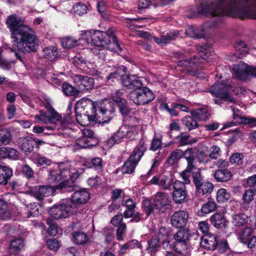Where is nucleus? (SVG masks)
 Returning <instances> with one entry per match:
<instances>
[{
	"instance_id": "a19ab883",
	"label": "nucleus",
	"mask_w": 256,
	"mask_h": 256,
	"mask_svg": "<svg viewBox=\"0 0 256 256\" xmlns=\"http://www.w3.org/2000/svg\"><path fill=\"white\" fill-rule=\"evenodd\" d=\"M197 50L200 57L204 60H208L212 55V48L208 44L198 45L197 46Z\"/></svg>"
},
{
	"instance_id": "bb28decb",
	"label": "nucleus",
	"mask_w": 256,
	"mask_h": 256,
	"mask_svg": "<svg viewBox=\"0 0 256 256\" xmlns=\"http://www.w3.org/2000/svg\"><path fill=\"white\" fill-rule=\"evenodd\" d=\"M18 140L20 150L27 156L34 152V148L38 144L36 141L30 136L20 137Z\"/></svg>"
},
{
	"instance_id": "a18cd8bd",
	"label": "nucleus",
	"mask_w": 256,
	"mask_h": 256,
	"mask_svg": "<svg viewBox=\"0 0 256 256\" xmlns=\"http://www.w3.org/2000/svg\"><path fill=\"white\" fill-rule=\"evenodd\" d=\"M231 194L228 190L224 188L218 190L216 194V200L218 203H226L230 200Z\"/></svg>"
},
{
	"instance_id": "c85d7f7f",
	"label": "nucleus",
	"mask_w": 256,
	"mask_h": 256,
	"mask_svg": "<svg viewBox=\"0 0 256 256\" xmlns=\"http://www.w3.org/2000/svg\"><path fill=\"white\" fill-rule=\"evenodd\" d=\"M148 246L146 250L150 255H154L161 249L160 238L158 236H153L147 240Z\"/></svg>"
},
{
	"instance_id": "5fc2aeb1",
	"label": "nucleus",
	"mask_w": 256,
	"mask_h": 256,
	"mask_svg": "<svg viewBox=\"0 0 256 256\" xmlns=\"http://www.w3.org/2000/svg\"><path fill=\"white\" fill-rule=\"evenodd\" d=\"M174 182L172 179L168 176H162L160 177V186L164 190H170L173 188Z\"/></svg>"
},
{
	"instance_id": "1a4fd4ad",
	"label": "nucleus",
	"mask_w": 256,
	"mask_h": 256,
	"mask_svg": "<svg viewBox=\"0 0 256 256\" xmlns=\"http://www.w3.org/2000/svg\"><path fill=\"white\" fill-rule=\"evenodd\" d=\"M70 200H62L58 204H54L50 208L48 214L54 219H61L68 218L76 212L78 208L71 204Z\"/></svg>"
},
{
	"instance_id": "f704fd0d",
	"label": "nucleus",
	"mask_w": 256,
	"mask_h": 256,
	"mask_svg": "<svg viewBox=\"0 0 256 256\" xmlns=\"http://www.w3.org/2000/svg\"><path fill=\"white\" fill-rule=\"evenodd\" d=\"M99 143L98 138L96 135L88 139H78L76 140L75 148H86L88 147L92 148L96 146Z\"/></svg>"
},
{
	"instance_id": "7c9ffc66",
	"label": "nucleus",
	"mask_w": 256,
	"mask_h": 256,
	"mask_svg": "<svg viewBox=\"0 0 256 256\" xmlns=\"http://www.w3.org/2000/svg\"><path fill=\"white\" fill-rule=\"evenodd\" d=\"M61 88L62 94L66 96H72L74 98H75L78 97L80 94V90H78L77 86L75 87L66 82L62 83Z\"/></svg>"
},
{
	"instance_id": "f3484780",
	"label": "nucleus",
	"mask_w": 256,
	"mask_h": 256,
	"mask_svg": "<svg viewBox=\"0 0 256 256\" xmlns=\"http://www.w3.org/2000/svg\"><path fill=\"white\" fill-rule=\"evenodd\" d=\"M73 80L80 92H90L94 88V78L86 75L76 74Z\"/></svg>"
},
{
	"instance_id": "bf43d9fd",
	"label": "nucleus",
	"mask_w": 256,
	"mask_h": 256,
	"mask_svg": "<svg viewBox=\"0 0 256 256\" xmlns=\"http://www.w3.org/2000/svg\"><path fill=\"white\" fill-rule=\"evenodd\" d=\"M254 230L252 228L246 227L242 231L240 234V240L242 242L247 240L251 236H254Z\"/></svg>"
},
{
	"instance_id": "6e6d98bb",
	"label": "nucleus",
	"mask_w": 256,
	"mask_h": 256,
	"mask_svg": "<svg viewBox=\"0 0 256 256\" xmlns=\"http://www.w3.org/2000/svg\"><path fill=\"white\" fill-rule=\"evenodd\" d=\"M186 34L190 38H200L204 37V34L200 30L194 26H190L186 32Z\"/></svg>"
},
{
	"instance_id": "2eb2a0df",
	"label": "nucleus",
	"mask_w": 256,
	"mask_h": 256,
	"mask_svg": "<svg viewBox=\"0 0 256 256\" xmlns=\"http://www.w3.org/2000/svg\"><path fill=\"white\" fill-rule=\"evenodd\" d=\"M184 181L182 182L177 180L174 184L172 198L174 203L177 204H182L184 202L186 198L188 196L186 184H187L185 180Z\"/></svg>"
},
{
	"instance_id": "ddd939ff",
	"label": "nucleus",
	"mask_w": 256,
	"mask_h": 256,
	"mask_svg": "<svg viewBox=\"0 0 256 256\" xmlns=\"http://www.w3.org/2000/svg\"><path fill=\"white\" fill-rule=\"evenodd\" d=\"M99 117L102 118V123L109 122L115 115L116 108L113 100H105L100 103L97 108Z\"/></svg>"
},
{
	"instance_id": "b1692460",
	"label": "nucleus",
	"mask_w": 256,
	"mask_h": 256,
	"mask_svg": "<svg viewBox=\"0 0 256 256\" xmlns=\"http://www.w3.org/2000/svg\"><path fill=\"white\" fill-rule=\"evenodd\" d=\"M234 73L237 79L246 82L250 76V66L240 62L233 68Z\"/></svg>"
},
{
	"instance_id": "e433bc0d",
	"label": "nucleus",
	"mask_w": 256,
	"mask_h": 256,
	"mask_svg": "<svg viewBox=\"0 0 256 256\" xmlns=\"http://www.w3.org/2000/svg\"><path fill=\"white\" fill-rule=\"evenodd\" d=\"M192 116L199 121H206L210 119V114L207 108H201L191 111Z\"/></svg>"
},
{
	"instance_id": "423d86ee",
	"label": "nucleus",
	"mask_w": 256,
	"mask_h": 256,
	"mask_svg": "<svg viewBox=\"0 0 256 256\" xmlns=\"http://www.w3.org/2000/svg\"><path fill=\"white\" fill-rule=\"evenodd\" d=\"M136 80L139 84H134L133 88H128L131 90L130 98L136 105H145L152 102L155 98V95L152 90L146 86H144L140 78L137 76Z\"/></svg>"
},
{
	"instance_id": "aec40b11",
	"label": "nucleus",
	"mask_w": 256,
	"mask_h": 256,
	"mask_svg": "<svg viewBox=\"0 0 256 256\" xmlns=\"http://www.w3.org/2000/svg\"><path fill=\"white\" fill-rule=\"evenodd\" d=\"M35 118L37 120L42 121L44 123L48 122H52L54 120L60 122L62 125L64 124V120H62V117L55 110L50 107L47 110H40V114L36 116Z\"/></svg>"
},
{
	"instance_id": "0eeeda50",
	"label": "nucleus",
	"mask_w": 256,
	"mask_h": 256,
	"mask_svg": "<svg viewBox=\"0 0 256 256\" xmlns=\"http://www.w3.org/2000/svg\"><path fill=\"white\" fill-rule=\"evenodd\" d=\"M147 144L141 139L122 166L121 170L122 174H132L134 172L136 166L147 151Z\"/></svg>"
},
{
	"instance_id": "f03ea898",
	"label": "nucleus",
	"mask_w": 256,
	"mask_h": 256,
	"mask_svg": "<svg viewBox=\"0 0 256 256\" xmlns=\"http://www.w3.org/2000/svg\"><path fill=\"white\" fill-rule=\"evenodd\" d=\"M81 38L92 46L106 48L111 50L113 49L120 51L122 50L112 28H109L106 32L98 30L84 31L81 34ZM105 52L106 50L100 48L98 53L99 57L103 60L106 58Z\"/></svg>"
},
{
	"instance_id": "20e7f679",
	"label": "nucleus",
	"mask_w": 256,
	"mask_h": 256,
	"mask_svg": "<svg viewBox=\"0 0 256 256\" xmlns=\"http://www.w3.org/2000/svg\"><path fill=\"white\" fill-rule=\"evenodd\" d=\"M55 190H60L61 192H74L70 200L72 204H84L88 202L90 198V194L86 188H80L75 184H70L68 182L64 180L60 184H56L54 186Z\"/></svg>"
},
{
	"instance_id": "f8f14e48",
	"label": "nucleus",
	"mask_w": 256,
	"mask_h": 256,
	"mask_svg": "<svg viewBox=\"0 0 256 256\" xmlns=\"http://www.w3.org/2000/svg\"><path fill=\"white\" fill-rule=\"evenodd\" d=\"M182 158L186 160L187 166L185 170L180 173V176L183 180H185L187 184H190L191 180L190 178V174L194 172H198L200 169L194 165L195 160L194 150L193 148H190L185 150H182Z\"/></svg>"
},
{
	"instance_id": "e2e57ef3",
	"label": "nucleus",
	"mask_w": 256,
	"mask_h": 256,
	"mask_svg": "<svg viewBox=\"0 0 256 256\" xmlns=\"http://www.w3.org/2000/svg\"><path fill=\"white\" fill-rule=\"evenodd\" d=\"M178 32L176 30L170 31L166 35L162 36V42L168 43L170 40H175L178 35Z\"/></svg>"
},
{
	"instance_id": "4be33fe9",
	"label": "nucleus",
	"mask_w": 256,
	"mask_h": 256,
	"mask_svg": "<svg viewBox=\"0 0 256 256\" xmlns=\"http://www.w3.org/2000/svg\"><path fill=\"white\" fill-rule=\"evenodd\" d=\"M132 132L130 130V128L126 126H122L118 130L108 138L106 142L108 146H111L116 143L121 142L122 140L126 137L130 138Z\"/></svg>"
},
{
	"instance_id": "f257e3e1",
	"label": "nucleus",
	"mask_w": 256,
	"mask_h": 256,
	"mask_svg": "<svg viewBox=\"0 0 256 256\" xmlns=\"http://www.w3.org/2000/svg\"><path fill=\"white\" fill-rule=\"evenodd\" d=\"M198 12L206 17L226 16L241 20H256V0H216L200 2Z\"/></svg>"
},
{
	"instance_id": "680f3d73",
	"label": "nucleus",
	"mask_w": 256,
	"mask_h": 256,
	"mask_svg": "<svg viewBox=\"0 0 256 256\" xmlns=\"http://www.w3.org/2000/svg\"><path fill=\"white\" fill-rule=\"evenodd\" d=\"M244 156L242 154L235 152L232 154L230 158V163L240 165L242 163V160Z\"/></svg>"
},
{
	"instance_id": "412c9836",
	"label": "nucleus",
	"mask_w": 256,
	"mask_h": 256,
	"mask_svg": "<svg viewBox=\"0 0 256 256\" xmlns=\"http://www.w3.org/2000/svg\"><path fill=\"white\" fill-rule=\"evenodd\" d=\"M200 246L202 248L204 249L214 250H216L218 244V239L216 235L205 234L202 236L196 239V241L194 242L193 245Z\"/></svg>"
},
{
	"instance_id": "052dcab7",
	"label": "nucleus",
	"mask_w": 256,
	"mask_h": 256,
	"mask_svg": "<svg viewBox=\"0 0 256 256\" xmlns=\"http://www.w3.org/2000/svg\"><path fill=\"white\" fill-rule=\"evenodd\" d=\"M22 172L28 179L34 177V172L32 168L28 164H23L22 166Z\"/></svg>"
},
{
	"instance_id": "de8ad7c7",
	"label": "nucleus",
	"mask_w": 256,
	"mask_h": 256,
	"mask_svg": "<svg viewBox=\"0 0 256 256\" xmlns=\"http://www.w3.org/2000/svg\"><path fill=\"white\" fill-rule=\"evenodd\" d=\"M248 220V216L244 213H239L234 214L232 216V223L237 227L246 224Z\"/></svg>"
},
{
	"instance_id": "774afa93",
	"label": "nucleus",
	"mask_w": 256,
	"mask_h": 256,
	"mask_svg": "<svg viewBox=\"0 0 256 256\" xmlns=\"http://www.w3.org/2000/svg\"><path fill=\"white\" fill-rule=\"evenodd\" d=\"M48 248L54 251L56 250L60 247L59 242L56 239H48L46 240Z\"/></svg>"
},
{
	"instance_id": "a878e982",
	"label": "nucleus",
	"mask_w": 256,
	"mask_h": 256,
	"mask_svg": "<svg viewBox=\"0 0 256 256\" xmlns=\"http://www.w3.org/2000/svg\"><path fill=\"white\" fill-rule=\"evenodd\" d=\"M198 238V235L194 233H190V230L183 228L179 230L174 236V240H179L184 243H186L188 245H192V240L195 242L196 239Z\"/></svg>"
},
{
	"instance_id": "8fccbe9b",
	"label": "nucleus",
	"mask_w": 256,
	"mask_h": 256,
	"mask_svg": "<svg viewBox=\"0 0 256 256\" xmlns=\"http://www.w3.org/2000/svg\"><path fill=\"white\" fill-rule=\"evenodd\" d=\"M88 240L87 235L82 232H75L72 233V240L78 245L85 244Z\"/></svg>"
},
{
	"instance_id": "c03bdc74",
	"label": "nucleus",
	"mask_w": 256,
	"mask_h": 256,
	"mask_svg": "<svg viewBox=\"0 0 256 256\" xmlns=\"http://www.w3.org/2000/svg\"><path fill=\"white\" fill-rule=\"evenodd\" d=\"M182 158V150L176 148L173 150L166 160V162L170 166H173Z\"/></svg>"
},
{
	"instance_id": "69168bd1",
	"label": "nucleus",
	"mask_w": 256,
	"mask_h": 256,
	"mask_svg": "<svg viewBox=\"0 0 256 256\" xmlns=\"http://www.w3.org/2000/svg\"><path fill=\"white\" fill-rule=\"evenodd\" d=\"M216 249L218 250L219 253H224L226 250L229 249V245L226 240H222L220 242L218 241V244Z\"/></svg>"
},
{
	"instance_id": "cd10ccee",
	"label": "nucleus",
	"mask_w": 256,
	"mask_h": 256,
	"mask_svg": "<svg viewBox=\"0 0 256 256\" xmlns=\"http://www.w3.org/2000/svg\"><path fill=\"white\" fill-rule=\"evenodd\" d=\"M211 224L216 228L224 230L228 227V224L225 214L221 212H216L210 216Z\"/></svg>"
},
{
	"instance_id": "c756f323",
	"label": "nucleus",
	"mask_w": 256,
	"mask_h": 256,
	"mask_svg": "<svg viewBox=\"0 0 256 256\" xmlns=\"http://www.w3.org/2000/svg\"><path fill=\"white\" fill-rule=\"evenodd\" d=\"M190 136L186 132H181L179 134L176 136V146L178 147H182L186 146H192L198 142V139L193 138L190 139Z\"/></svg>"
},
{
	"instance_id": "9b49d317",
	"label": "nucleus",
	"mask_w": 256,
	"mask_h": 256,
	"mask_svg": "<svg viewBox=\"0 0 256 256\" xmlns=\"http://www.w3.org/2000/svg\"><path fill=\"white\" fill-rule=\"evenodd\" d=\"M192 182L196 187V192L200 196H207L210 194L213 191L214 184L204 180V177L202 175V170L194 172L190 174Z\"/></svg>"
},
{
	"instance_id": "72a5a7b5",
	"label": "nucleus",
	"mask_w": 256,
	"mask_h": 256,
	"mask_svg": "<svg viewBox=\"0 0 256 256\" xmlns=\"http://www.w3.org/2000/svg\"><path fill=\"white\" fill-rule=\"evenodd\" d=\"M12 174L13 171L10 168L0 165V186L7 185Z\"/></svg>"
},
{
	"instance_id": "393cba45",
	"label": "nucleus",
	"mask_w": 256,
	"mask_h": 256,
	"mask_svg": "<svg viewBox=\"0 0 256 256\" xmlns=\"http://www.w3.org/2000/svg\"><path fill=\"white\" fill-rule=\"evenodd\" d=\"M29 192L38 200L42 202L44 197L51 194L52 188L45 185L32 186L30 188Z\"/></svg>"
},
{
	"instance_id": "7ed1b4c3",
	"label": "nucleus",
	"mask_w": 256,
	"mask_h": 256,
	"mask_svg": "<svg viewBox=\"0 0 256 256\" xmlns=\"http://www.w3.org/2000/svg\"><path fill=\"white\" fill-rule=\"evenodd\" d=\"M12 46L23 54L35 52L39 48V39L34 30L28 26L12 38Z\"/></svg>"
},
{
	"instance_id": "a211bd4d",
	"label": "nucleus",
	"mask_w": 256,
	"mask_h": 256,
	"mask_svg": "<svg viewBox=\"0 0 256 256\" xmlns=\"http://www.w3.org/2000/svg\"><path fill=\"white\" fill-rule=\"evenodd\" d=\"M153 202L155 210L159 213H164L171 208V200L166 193L158 192L154 196Z\"/></svg>"
},
{
	"instance_id": "864d4df0",
	"label": "nucleus",
	"mask_w": 256,
	"mask_h": 256,
	"mask_svg": "<svg viewBox=\"0 0 256 256\" xmlns=\"http://www.w3.org/2000/svg\"><path fill=\"white\" fill-rule=\"evenodd\" d=\"M162 136H159L154 134V136L151 140L149 150L152 152H156L162 147Z\"/></svg>"
},
{
	"instance_id": "4468645a",
	"label": "nucleus",
	"mask_w": 256,
	"mask_h": 256,
	"mask_svg": "<svg viewBox=\"0 0 256 256\" xmlns=\"http://www.w3.org/2000/svg\"><path fill=\"white\" fill-rule=\"evenodd\" d=\"M231 89L230 85L220 82L213 84L210 92L216 98H222L224 102H232L234 100L230 94Z\"/></svg>"
},
{
	"instance_id": "39448f33",
	"label": "nucleus",
	"mask_w": 256,
	"mask_h": 256,
	"mask_svg": "<svg viewBox=\"0 0 256 256\" xmlns=\"http://www.w3.org/2000/svg\"><path fill=\"white\" fill-rule=\"evenodd\" d=\"M137 75L130 74L126 66L120 65L114 68L112 71L110 72L106 76V82L112 84L116 81L120 80L123 87L133 88L134 84H139V82L136 80Z\"/></svg>"
},
{
	"instance_id": "2f4dec72",
	"label": "nucleus",
	"mask_w": 256,
	"mask_h": 256,
	"mask_svg": "<svg viewBox=\"0 0 256 256\" xmlns=\"http://www.w3.org/2000/svg\"><path fill=\"white\" fill-rule=\"evenodd\" d=\"M188 246V244L177 240L170 244V248L180 256H186Z\"/></svg>"
},
{
	"instance_id": "338daca9",
	"label": "nucleus",
	"mask_w": 256,
	"mask_h": 256,
	"mask_svg": "<svg viewBox=\"0 0 256 256\" xmlns=\"http://www.w3.org/2000/svg\"><path fill=\"white\" fill-rule=\"evenodd\" d=\"M118 226L116 230L117 240L119 241L122 240L124 239L123 234L126 231V224L125 223H122Z\"/></svg>"
},
{
	"instance_id": "4c0bfd02",
	"label": "nucleus",
	"mask_w": 256,
	"mask_h": 256,
	"mask_svg": "<svg viewBox=\"0 0 256 256\" xmlns=\"http://www.w3.org/2000/svg\"><path fill=\"white\" fill-rule=\"evenodd\" d=\"M214 176L216 182H222L230 180L232 174L228 169L219 168L215 171Z\"/></svg>"
},
{
	"instance_id": "79ce46f5",
	"label": "nucleus",
	"mask_w": 256,
	"mask_h": 256,
	"mask_svg": "<svg viewBox=\"0 0 256 256\" xmlns=\"http://www.w3.org/2000/svg\"><path fill=\"white\" fill-rule=\"evenodd\" d=\"M24 246V240L21 238H17L10 242V248L13 254H17Z\"/></svg>"
},
{
	"instance_id": "4d7b16f0",
	"label": "nucleus",
	"mask_w": 256,
	"mask_h": 256,
	"mask_svg": "<svg viewBox=\"0 0 256 256\" xmlns=\"http://www.w3.org/2000/svg\"><path fill=\"white\" fill-rule=\"evenodd\" d=\"M78 41L72 37H66L62 40V45L64 48H70L78 45Z\"/></svg>"
},
{
	"instance_id": "0e129e2a",
	"label": "nucleus",
	"mask_w": 256,
	"mask_h": 256,
	"mask_svg": "<svg viewBox=\"0 0 256 256\" xmlns=\"http://www.w3.org/2000/svg\"><path fill=\"white\" fill-rule=\"evenodd\" d=\"M74 13L79 16H82L87 13L88 8L84 4L79 3L74 6Z\"/></svg>"
},
{
	"instance_id": "603ef678",
	"label": "nucleus",
	"mask_w": 256,
	"mask_h": 256,
	"mask_svg": "<svg viewBox=\"0 0 256 256\" xmlns=\"http://www.w3.org/2000/svg\"><path fill=\"white\" fill-rule=\"evenodd\" d=\"M12 140V136L10 130L6 128L0 129V146L10 144Z\"/></svg>"
},
{
	"instance_id": "6e6552de",
	"label": "nucleus",
	"mask_w": 256,
	"mask_h": 256,
	"mask_svg": "<svg viewBox=\"0 0 256 256\" xmlns=\"http://www.w3.org/2000/svg\"><path fill=\"white\" fill-rule=\"evenodd\" d=\"M80 174L76 170L72 172H70L68 166H66L64 163L61 162L58 170H51L48 176L49 182L58 184L64 180L70 184H74L76 180L80 176Z\"/></svg>"
},
{
	"instance_id": "09e8293b",
	"label": "nucleus",
	"mask_w": 256,
	"mask_h": 256,
	"mask_svg": "<svg viewBox=\"0 0 256 256\" xmlns=\"http://www.w3.org/2000/svg\"><path fill=\"white\" fill-rule=\"evenodd\" d=\"M217 208L218 204L214 200L209 198L207 202L202 206L200 211L204 214H206L214 212Z\"/></svg>"
},
{
	"instance_id": "13d9d810",
	"label": "nucleus",
	"mask_w": 256,
	"mask_h": 256,
	"mask_svg": "<svg viewBox=\"0 0 256 256\" xmlns=\"http://www.w3.org/2000/svg\"><path fill=\"white\" fill-rule=\"evenodd\" d=\"M255 196H256V188L254 189L250 188L245 191L243 194L242 199L244 202L249 204L254 200Z\"/></svg>"
},
{
	"instance_id": "3c124183",
	"label": "nucleus",
	"mask_w": 256,
	"mask_h": 256,
	"mask_svg": "<svg viewBox=\"0 0 256 256\" xmlns=\"http://www.w3.org/2000/svg\"><path fill=\"white\" fill-rule=\"evenodd\" d=\"M196 120L192 116H186L182 118V122L190 131L198 127L199 126Z\"/></svg>"
},
{
	"instance_id": "9d476101",
	"label": "nucleus",
	"mask_w": 256,
	"mask_h": 256,
	"mask_svg": "<svg viewBox=\"0 0 256 256\" xmlns=\"http://www.w3.org/2000/svg\"><path fill=\"white\" fill-rule=\"evenodd\" d=\"M124 90L122 89L116 90L110 94V98L114 101L115 108H118L124 120L131 118L132 115V108L129 106L128 100L124 98Z\"/></svg>"
},
{
	"instance_id": "c9c22d12",
	"label": "nucleus",
	"mask_w": 256,
	"mask_h": 256,
	"mask_svg": "<svg viewBox=\"0 0 256 256\" xmlns=\"http://www.w3.org/2000/svg\"><path fill=\"white\" fill-rule=\"evenodd\" d=\"M76 120L78 124L82 126L90 124L91 122H94L96 116L86 112L75 113Z\"/></svg>"
},
{
	"instance_id": "dca6fc26",
	"label": "nucleus",
	"mask_w": 256,
	"mask_h": 256,
	"mask_svg": "<svg viewBox=\"0 0 256 256\" xmlns=\"http://www.w3.org/2000/svg\"><path fill=\"white\" fill-rule=\"evenodd\" d=\"M6 24L10 32L11 38L28 26L24 24V18L16 14L8 16Z\"/></svg>"
},
{
	"instance_id": "6ab92c4d",
	"label": "nucleus",
	"mask_w": 256,
	"mask_h": 256,
	"mask_svg": "<svg viewBox=\"0 0 256 256\" xmlns=\"http://www.w3.org/2000/svg\"><path fill=\"white\" fill-rule=\"evenodd\" d=\"M74 112L76 114L86 112L96 116L97 108L94 102L90 98H82L76 102Z\"/></svg>"
},
{
	"instance_id": "5701e85b",
	"label": "nucleus",
	"mask_w": 256,
	"mask_h": 256,
	"mask_svg": "<svg viewBox=\"0 0 256 256\" xmlns=\"http://www.w3.org/2000/svg\"><path fill=\"white\" fill-rule=\"evenodd\" d=\"M188 214L186 210L175 212L171 216V224L176 228H183L188 223Z\"/></svg>"
},
{
	"instance_id": "ea45409f",
	"label": "nucleus",
	"mask_w": 256,
	"mask_h": 256,
	"mask_svg": "<svg viewBox=\"0 0 256 256\" xmlns=\"http://www.w3.org/2000/svg\"><path fill=\"white\" fill-rule=\"evenodd\" d=\"M182 59L178 60L176 62L177 66L180 67L184 66L195 69L199 63V58L198 56H194L189 59Z\"/></svg>"
},
{
	"instance_id": "58836bf2",
	"label": "nucleus",
	"mask_w": 256,
	"mask_h": 256,
	"mask_svg": "<svg viewBox=\"0 0 256 256\" xmlns=\"http://www.w3.org/2000/svg\"><path fill=\"white\" fill-rule=\"evenodd\" d=\"M42 52L44 58L50 61L56 60L60 55L57 46H54L45 47Z\"/></svg>"
},
{
	"instance_id": "473e14b6",
	"label": "nucleus",
	"mask_w": 256,
	"mask_h": 256,
	"mask_svg": "<svg viewBox=\"0 0 256 256\" xmlns=\"http://www.w3.org/2000/svg\"><path fill=\"white\" fill-rule=\"evenodd\" d=\"M103 160L100 157H95L91 158L85 164L84 166L88 168L94 170L98 174H100L104 172Z\"/></svg>"
},
{
	"instance_id": "37998d69",
	"label": "nucleus",
	"mask_w": 256,
	"mask_h": 256,
	"mask_svg": "<svg viewBox=\"0 0 256 256\" xmlns=\"http://www.w3.org/2000/svg\"><path fill=\"white\" fill-rule=\"evenodd\" d=\"M124 205L126 209L124 212V217L126 218H130L132 216V212L136 210V203L132 198H129L125 201Z\"/></svg>"
},
{
	"instance_id": "49530a36",
	"label": "nucleus",
	"mask_w": 256,
	"mask_h": 256,
	"mask_svg": "<svg viewBox=\"0 0 256 256\" xmlns=\"http://www.w3.org/2000/svg\"><path fill=\"white\" fill-rule=\"evenodd\" d=\"M141 204L142 209L146 215L147 217L150 216L154 212L155 208L154 202H152L148 198H144L142 200Z\"/></svg>"
}]
</instances>
